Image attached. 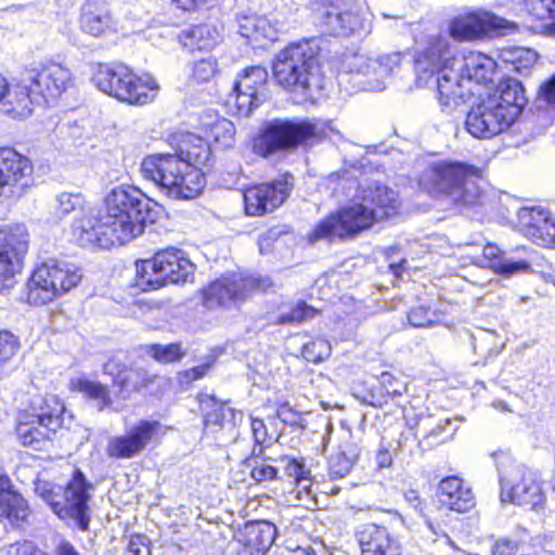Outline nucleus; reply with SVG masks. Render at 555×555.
<instances>
[{
  "instance_id": "de8ad7c7",
  "label": "nucleus",
  "mask_w": 555,
  "mask_h": 555,
  "mask_svg": "<svg viewBox=\"0 0 555 555\" xmlns=\"http://www.w3.org/2000/svg\"><path fill=\"white\" fill-rule=\"evenodd\" d=\"M529 12L537 18L548 17L553 22L547 26L550 34L555 35V0H525Z\"/></svg>"
},
{
  "instance_id": "7c9ffc66",
  "label": "nucleus",
  "mask_w": 555,
  "mask_h": 555,
  "mask_svg": "<svg viewBox=\"0 0 555 555\" xmlns=\"http://www.w3.org/2000/svg\"><path fill=\"white\" fill-rule=\"evenodd\" d=\"M496 67V61L492 56L470 50L464 53L460 72L478 98L482 87L493 83Z\"/></svg>"
},
{
  "instance_id": "473e14b6",
  "label": "nucleus",
  "mask_w": 555,
  "mask_h": 555,
  "mask_svg": "<svg viewBox=\"0 0 555 555\" xmlns=\"http://www.w3.org/2000/svg\"><path fill=\"white\" fill-rule=\"evenodd\" d=\"M489 100L498 104V108L508 120L514 124L521 114L527 100L525 90L520 81L506 77L499 81L495 92L488 96Z\"/></svg>"
},
{
  "instance_id": "412c9836",
  "label": "nucleus",
  "mask_w": 555,
  "mask_h": 555,
  "mask_svg": "<svg viewBox=\"0 0 555 555\" xmlns=\"http://www.w3.org/2000/svg\"><path fill=\"white\" fill-rule=\"evenodd\" d=\"M268 70L262 65H251L237 74L230 98L238 114L248 115L258 107L264 96Z\"/></svg>"
},
{
  "instance_id": "052dcab7",
  "label": "nucleus",
  "mask_w": 555,
  "mask_h": 555,
  "mask_svg": "<svg viewBox=\"0 0 555 555\" xmlns=\"http://www.w3.org/2000/svg\"><path fill=\"white\" fill-rule=\"evenodd\" d=\"M250 429L256 444L262 446L270 441L264 421L259 417H250Z\"/></svg>"
},
{
  "instance_id": "f8f14e48",
  "label": "nucleus",
  "mask_w": 555,
  "mask_h": 555,
  "mask_svg": "<svg viewBox=\"0 0 555 555\" xmlns=\"http://www.w3.org/2000/svg\"><path fill=\"white\" fill-rule=\"evenodd\" d=\"M103 373L111 376L108 385L88 377H75L68 382V390L80 393L88 402H93L99 411L111 409L114 401H126L132 395L130 369L113 359L103 364Z\"/></svg>"
},
{
  "instance_id": "0eeeda50",
  "label": "nucleus",
  "mask_w": 555,
  "mask_h": 555,
  "mask_svg": "<svg viewBox=\"0 0 555 555\" xmlns=\"http://www.w3.org/2000/svg\"><path fill=\"white\" fill-rule=\"evenodd\" d=\"M132 286L141 293L160 291L170 285H185L194 279L195 263L176 246L158 248L151 256L135 259Z\"/></svg>"
},
{
  "instance_id": "5fc2aeb1",
  "label": "nucleus",
  "mask_w": 555,
  "mask_h": 555,
  "mask_svg": "<svg viewBox=\"0 0 555 555\" xmlns=\"http://www.w3.org/2000/svg\"><path fill=\"white\" fill-rule=\"evenodd\" d=\"M278 417L284 423L288 424L291 427L296 429H305L306 425L304 424V420L299 413L294 411L288 403H281L276 410Z\"/></svg>"
},
{
  "instance_id": "2eb2a0df",
  "label": "nucleus",
  "mask_w": 555,
  "mask_h": 555,
  "mask_svg": "<svg viewBox=\"0 0 555 555\" xmlns=\"http://www.w3.org/2000/svg\"><path fill=\"white\" fill-rule=\"evenodd\" d=\"M165 434L166 429L159 421L141 418L124 434L111 437L105 453L112 460H130L140 455Z\"/></svg>"
},
{
  "instance_id": "423d86ee",
  "label": "nucleus",
  "mask_w": 555,
  "mask_h": 555,
  "mask_svg": "<svg viewBox=\"0 0 555 555\" xmlns=\"http://www.w3.org/2000/svg\"><path fill=\"white\" fill-rule=\"evenodd\" d=\"M320 54L321 48L314 39L289 42L275 55L273 79L288 93L310 94L321 69Z\"/></svg>"
},
{
  "instance_id": "5701e85b",
  "label": "nucleus",
  "mask_w": 555,
  "mask_h": 555,
  "mask_svg": "<svg viewBox=\"0 0 555 555\" xmlns=\"http://www.w3.org/2000/svg\"><path fill=\"white\" fill-rule=\"evenodd\" d=\"M354 537L361 555H403L399 538L385 525L363 524Z\"/></svg>"
},
{
  "instance_id": "bf43d9fd",
  "label": "nucleus",
  "mask_w": 555,
  "mask_h": 555,
  "mask_svg": "<svg viewBox=\"0 0 555 555\" xmlns=\"http://www.w3.org/2000/svg\"><path fill=\"white\" fill-rule=\"evenodd\" d=\"M126 551L128 555H149L150 547L146 535L142 533L131 534Z\"/></svg>"
},
{
  "instance_id": "dca6fc26",
  "label": "nucleus",
  "mask_w": 555,
  "mask_h": 555,
  "mask_svg": "<svg viewBox=\"0 0 555 555\" xmlns=\"http://www.w3.org/2000/svg\"><path fill=\"white\" fill-rule=\"evenodd\" d=\"M294 183L289 173L247 185L243 189V208L248 217H262L273 212L291 196Z\"/></svg>"
},
{
  "instance_id": "8fccbe9b",
  "label": "nucleus",
  "mask_w": 555,
  "mask_h": 555,
  "mask_svg": "<svg viewBox=\"0 0 555 555\" xmlns=\"http://www.w3.org/2000/svg\"><path fill=\"white\" fill-rule=\"evenodd\" d=\"M132 393H152L155 384L159 379L157 374H152L146 370L140 369L133 372Z\"/></svg>"
},
{
  "instance_id": "338daca9",
  "label": "nucleus",
  "mask_w": 555,
  "mask_h": 555,
  "mask_svg": "<svg viewBox=\"0 0 555 555\" xmlns=\"http://www.w3.org/2000/svg\"><path fill=\"white\" fill-rule=\"evenodd\" d=\"M54 555H81L79 551L69 541H61L54 550Z\"/></svg>"
},
{
  "instance_id": "e2e57ef3",
  "label": "nucleus",
  "mask_w": 555,
  "mask_h": 555,
  "mask_svg": "<svg viewBox=\"0 0 555 555\" xmlns=\"http://www.w3.org/2000/svg\"><path fill=\"white\" fill-rule=\"evenodd\" d=\"M260 23L264 24V21L257 18H246V22L241 25L242 36L248 39L258 40V27Z\"/></svg>"
},
{
  "instance_id": "58836bf2",
  "label": "nucleus",
  "mask_w": 555,
  "mask_h": 555,
  "mask_svg": "<svg viewBox=\"0 0 555 555\" xmlns=\"http://www.w3.org/2000/svg\"><path fill=\"white\" fill-rule=\"evenodd\" d=\"M358 459L359 450L356 444H347L345 449L337 450L328 459L327 473L330 478L341 479L346 477Z\"/></svg>"
},
{
  "instance_id": "f704fd0d",
  "label": "nucleus",
  "mask_w": 555,
  "mask_h": 555,
  "mask_svg": "<svg viewBox=\"0 0 555 555\" xmlns=\"http://www.w3.org/2000/svg\"><path fill=\"white\" fill-rule=\"evenodd\" d=\"M475 98V90L464 81L461 73L454 77L449 72L438 74L437 99L442 108L457 107Z\"/></svg>"
},
{
  "instance_id": "6e6552de",
  "label": "nucleus",
  "mask_w": 555,
  "mask_h": 555,
  "mask_svg": "<svg viewBox=\"0 0 555 555\" xmlns=\"http://www.w3.org/2000/svg\"><path fill=\"white\" fill-rule=\"evenodd\" d=\"M94 487L80 468H75L65 485L39 480L35 492L47 503L53 514L63 521H74L77 528L89 531L91 522L90 501Z\"/></svg>"
},
{
  "instance_id": "1a4fd4ad",
  "label": "nucleus",
  "mask_w": 555,
  "mask_h": 555,
  "mask_svg": "<svg viewBox=\"0 0 555 555\" xmlns=\"http://www.w3.org/2000/svg\"><path fill=\"white\" fill-rule=\"evenodd\" d=\"M92 82L104 94L129 105L143 106L157 96L159 86L150 74H138L122 62L96 63Z\"/></svg>"
},
{
  "instance_id": "f3484780",
  "label": "nucleus",
  "mask_w": 555,
  "mask_h": 555,
  "mask_svg": "<svg viewBox=\"0 0 555 555\" xmlns=\"http://www.w3.org/2000/svg\"><path fill=\"white\" fill-rule=\"evenodd\" d=\"M34 164L11 146H0V203L23 196L33 185Z\"/></svg>"
},
{
  "instance_id": "c03bdc74",
  "label": "nucleus",
  "mask_w": 555,
  "mask_h": 555,
  "mask_svg": "<svg viewBox=\"0 0 555 555\" xmlns=\"http://www.w3.org/2000/svg\"><path fill=\"white\" fill-rule=\"evenodd\" d=\"M57 201L59 210L62 215L77 212V216H79L93 207L81 193H62Z\"/></svg>"
},
{
  "instance_id": "ddd939ff",
  "label": "nucleus",
  "mask_w": 555,
  "mask_h": 555,
  "mask_svg": "<svg viewBox=\"0 0 555 555\" xmlns=\"http://www.w3.org/2000/svg\"><path fill=\"white\" fill-rule=\"evenodd\" d=\"M264 287L262 279L231 272L211 281L199 293L203 306L216 309L231 302H243Z\"/></svg>"
},
{
  "instance_id": "680f3d73",
  "label": "nucleus",
  "mask_w": 555,
  "mask_h": 555,
  "mask_svg": "<svg viewBox=\"0 0 555 555\" xmlns=\"http://www.w3.org/2000/svg\"><path fill=\"white\" fill-rule=\"evenodd\" d=\"M537 62V54L530 49H518L514 52L512 63L519 70L520 68H528Z\"/></svg>"
},
{
  "instance_id": "0e129e2a",
  "label": "nucleus",
  "mask_w": 555,
  "mask_h": 555,
  "mask_svg": "<svg viewBox=\"0 0 555 555\" xmlns=\"http://www.w3.org/2000/svg\"><path fill=\"white\" fill-rule=\"evenodd\" d=\"M376 466L379 469L389 468L392 465V454L385 446H380L375 455Z\"/></svg>"
},
{
  "instance_id": "4468645a",
  "label": "nucleus",
  "mask_w": 555,
  "mask_h": 555,
  "mask_svg": "<svg viewBox=\"0 0 555 555\" xmlns=\"http://www.w3.org/2000/svg\"><path fill=\"white\" fill-rule=\"evenodd\" d=\"M29 248V233L23 223L0 225V293L13 287L24 267Z\"/></svg>"
},
{
  "instance_id": "6ab92c4d",
  "label": "nucleus",
  "mask_w": 555,
  "mask_h": 555,
  "mask_svg": "<svg viewBox=\"0 0 555 555\" xmlns=\"http://www.w3.org/2000/svg\"><path fill=\"white\" fill-rule=\"evenodd\" d=\"M457 56L449 39L443 35L429 36L422 49L413 55L418 78H430L443 72L454 73Z\"/></svg>"
},
{
  "instance_id": "774afa93",
  "label": "nucleus",
  "mask_w": 555,
  "mask_h": 555,
  "mask_svg": "<svg viewBox=\"0 0 555 555\" xmlns=\"http://www.w3.org/2000/svg\"><path fill=\"white\" fill-rule=\"evenodd\" d=\"M405 263V260H401L399 262H392L389 264L390 272L399 278L401 276L402 272L404 271L403 264Z\"/></svg>"
},
{
  "instance_id": "b1692460",
  "label": "nucleus",
  "mask_w": 555,
  "mask_h": 555,
  "mask_svg": "<svg viewBox=\"0 0 555 555\" xmlns=\"http://www.w3.org/2000/svg\"><path fill=\"white\" fill-rule=\"evenodd\" d=\"M513 125L508 118L499 111L498 104L489 100H482L467 114L465 126L475 138L490 139Z\"/></svg>"
},
{
  "instance_id": "69168bd1",
  "label": "nucleus",
  "mask_w": 555,
  "mask_h": 555,
  "mask_svg": "<svg viewBox=\"0 0 555 555\" xmlns=\"http://www.w3.org/2000/svg\"><path fill=\"white\" fill-rule=\"evenodd\" d=\"M183 11H194L205 7L209 0H171Z\"/></svg>"
},
{
  "instance_id": "7ed1b4c3",
  "label": "nucleus",
  "mask_w": 555,
  "mask_h": 555,
  "mask_svg": "<svg viewBox=\"0 0 555 555\" xmlns=\"http://www.w3.org/2000/svg\"><path fill=\"white\" fill-rule=\"evenodd\" d=\"M359 201L338 206L320 219L307 233V241H347L371 230L376 223L400 214L399 193L385 183L375 182L362 188Z\"/></svg>"
},
{
  "instance_id": "aec40b11",
  "label": "nucleus",
  "mask_w": 555,
  "mask_h": 555,
  "mask_svg": "<svg viewBox=\"0 0 555 555\" xmlns=\"http://www.w3.org/2000/svg\"><path fill=\"white\" fill-rule=\"evenodd\" d=\"M505 21L482 10L464 12L451 18L449 36L457 42H474L491 37L505 27Z\"/></svg>"
},
{
  "instance_id": "393cba45",
  "label": "nucleus",
  "mask_w": 555,
  "mask_h": 555,
  "mask_svg": "<svg viewBox=\"0 0 555 555\" xmlns=\"http://www.w3.org/2000/svg\"><path fill=\"white\" fill-rule=\"evenodd\" d=\"M31 514L28 501L5 472H0V522L21 528Z\"/></svg>"
},
{
  "instance_id": "13d9d810",
  "label": "nucleus",
  "mask_w": 555,
  "mask_h": 555,
  "mask_svg": "<svg viewBox=\"0 0 555 555\" xmlns=\"http://www.w3.org/2000/svg\"><path fill=\"white\" fill-rule=\"evenodd\" d=\"M538 95L555 113V74L541 83Z\"/></svg>"
},
{
  "instance_id": "49530a36",
  "label": "nucleus",
  "mask_w": 555,
  "mask_h": 555,
  "mask_svg": "<svg viewBox=\"0 0 555 555\" xmlns=\"http://www.w3.org/2000/svg\"><path fill=\"white\" fill-rule=\"evenodd\" d=\"M308 4L314 12L325 17L336 16L341 20L343 14H348L345 11L347 0H308Z\"/></svg>"
},
{
  "instance_id": "bb28decb",
  "label": "nucleus",
  "mask_w": 555,
  "mask_h": 555,
  "mask_svg": "<svg viewBox=\"0 0 555 555\" xmlns=\"http://www.w3.org/2000/svg\"><path fill=\"white\" fill-rule=\"evenodd\" d=\"M436 498L441 509L465 514L476 506L472 488L457 475L443 477L437 485Z\"/></svg>"
},
{
  "instance_id": "a878e982",
  "label": "nucleus",
  "mask_w": 555,
  "mask_h": 555,
  "mask_svg": "<svg viewBox=\"0 0 555 555\" xmlns=\"http://www.w3.org/2000/svg\"><path fill=\"white\" fill-rule=\"evenodd\" d=\"M278 530L268 520L246 521L237 531V555H266L276 539Z\"/></svg>"
},
{
  "instance_id": "e433bc0d",
  "label": "nucleus",
  "mask_w": 555,
  "mask_h": 555,
  "mask_svg": "<svg viewBox=\"0 0 555 555\" xmlns=\"http://www.w3.org/2000/svg\"><path fill=\"white\" fill-rule=\"evenodd\" d=\"M4 93L0 104L8 116L13 119H23L31 115L38 96L33 93L30 83H11L8 80V90Z\"/></svg>"
},
{
  "instance_id": "c9c22d12",
  "label": "nucleus",
  "mask_w": 555,
  "mask_h": 555,
  "mask_svg": "<svg viewBox=\"0 0 555 555\" xmlns=\"http://www.w3.org/2000/svg\"><path fill=\"white\" fill-rule=\"evenodd\" d=\"M79 25L83 33L102 37L115 33V23L107 5L100 0L86 1L80 11Z\"/></svg>"
},
{
  "instance_id": "9d476101",
  "label": "nucleus",
  "mask_w": 555,
  "mask_h": 555,
  "mask_svg": "<svg viewBox=\"0 0 555 555\" xmlns=\"http://www.w3.org/2000/svg\"><path fill=\"white\" fill-rule=\"evenodd\" d=\"M323 139L318 125L309 119L275 118L266 121L250 139L251 152L261 158L313 145Z\"/></svg>"
},
{
  "instance_id": "37998d69",
  "label": "nucleus",
  "mask_w": 555,
  "mask_h": 555,
  "mask_svg": "<svg viewBox=\"0 0 555 555\" xmlns=\"http://www.w3.org/2000/svg\"><path fill=\"white\" fill-rule=\"evenodd\" d=\"M21 349V340L13 332L0 328V372L7 369L16 358Z\"/></svg>"
},
{
  "instance_id": "cd10ccee",
  "label": "nucleus",
  "mask_w": 555,
  "mask_h": 555,
  "mask_svg": "<svg viewBox=\"0 0 555 555\" xmlns=\"http://www.w3.org/2000/svg\"><path fill=\"white\" fill-rule=\"evenodd\" d=\"M501 499L528 509L543 508L546 502L542 485L532 474L525 472L513 482L502 483Z\"/></svg>"
},
{
  "instance_id": "39448f33",
  "label": "nucleus",
  "mask_w": 555,
  "mask_h": 555,
  "mask_svg": "<svg viewBox=\"0 0 555 555\" xmlns=\"http://www.w3.org/2000/svg\"><path fill=\"white\" fill-rule=\"evenodd\" d=\"M65 401L55 393H44L37 404L18 409L13 420V435L25 449L49 455L66 429Z\"/></svg>"
},
{
  "instance_id": "3c124183",
  "label": "nucleus",
  "mask_w": 555,
  "mask_h": 555,
  "mask_svg": "<svg viewBox=\"0 0 555 555\" xmlns=\"http://www.w3.org/2000/svg\"><path fill=\"white\" fill-rule=\"evenodd\" d=\"M291 232L288 225L272 227L261 233L258 237V247L261 254H267L272 250L274 243L284 234Z\"/></svg>"
},
{
  "instance_id": "a19ab883",
  "label": "nucleus",
  "mask_w": 555,
  "mask_h": 555,
  "mask_svg": "<svg viewBox=\"0 0 555 555\" xmlns=\"http://www.w3.org/2000/svg\"><path fill=\"white\" fill-rule=\"evenodd\" d=\"M320 310L305 300H297L286 313H281L273 321L274 325H295L314 319Z\"/></svg>"
},
{
  "instance_id": "4d7b16f0",
  "label": "nucleus",
  "mask_w": 555,
  "mask_h": 555,
  "mask_svg": "<svg viewBox=\"0 0 555 555\" xmlns=\"http://www.w3.org/2000/svg\"><path fill=\"white\" fill-rule=\"evenodd\" d=\"M250 477L256 482L274 480L278 478V468L266 462H260L253 466Z\"/></svg>"
},
{
  "instance_id": "20e7f679",
  "label": "nucleus",
  "mask_w": 555,
  "mask_h": 555,
  "mask_svg": "<svg viewBox=\"0 0 555 555\" xmlns=\"http://www.w3.org/2000/svg\"><path fill=\"white\" fill-rule=\"evenodd\" d=\"M481 179L482 169L474 164L441 159L430 163L415 182L420 194L447 202L463 214L483 205L485 191L478 183Z\"/></svg>"
},
{
  "instance_id": "4be33fe9",
  "label": "nucleus",
  "mask_w": 555,
  "mask_h": 555,
  "mask_svg": "<svg viewBox=\"0 0 555 555\" xmlns=\"http://www.w3.org/2000/svg\"><path fill=\"white\" fill-rule=\"evenodd\" d=\"M196 402L202 416L204 429L221 431L232 430L243 423L244 413L231 406V400H220L212 393L198 392Z\"/></svg>"
},
{
  "instance_id": "9b49d317",
  "label": "nucleus",
  "mask_w": 555,
  "mask_h": 555,
  "mask_svg": "<svg viewBox=\"0 0 555 555\" xmlns=\"http://www.w3.org/2000/svg\"><path fill=\"white\" fill-rule=\"evenodd\" d=\"M82 278L78 266L50 260L37 266L26 283L25 299L30 306H44L77 287Z\"/></svg>"
},
{
  "instance_id": "2f4dec72",
  "label": "nucleus",
  "mask_w": 555,
  "mask_h": 555,
  "mask_svg": "<svg viewBox=\"0 0 555 555\" xmlns=\"http://www.w3.org/2000/svg\"><path fill=\"white\" fill-rule=\"evenodd\" d=\"M197 129L212 150H228L235 143V126L214 109H205L198 116Z\"/></svg>"
},
{
  "instance_id": "a211bd4d",
  "label": "nucleus",
  "mask_w": 555,
  "mask_h": 555,
  "mask_svg": "<svg viewBox=\"0 0 555 555\" xmlns=\"http://www.w3.org/2000/svg\"><path fill=\"white\" fill-rule=\"evenodd\" d=\"M33 93L47 104L56 101L73 85V74L64 64L47 60L26 68Z\"/></svg>"
},
{
  "instance_id": "f257e3e1",
  "label": "nucleus",
  "mask_w": 555,
  "mask_h": 555,
  "mask_svg": "<svg viewBox=\"0 0 555 555\" xmlns=\"http://www.w3.org/2000/svg\"><path fill=\"white\" fill-rule=\"evenodd\" d=\"M167 143L172 153H154L142 159L143 178L152 181L168 198H197L206 188V172L215 165L212 146L202 134L189 131L170 133Z\"/></svg>"
},
{
  "instance_id": "72a5a7b5",
  "label": "nucleus",
  "mask_w": 555,
  "mask_h": 555,
  "mask_svg": "<svg viewBox=\"0 0 555 555\" xmlns=\"http://www.w3.org/2000/svg\"><path fill=\"white\" fill-rule=\"evenodd\" d=\"M177 40L183 50L193 54L214 50L220 43L221 35L214 24L199 22L181 29Z\"/></svg>"
},
{
  "instance_id": "f03ea898",
  "label": "nucleus",
  "mask_w": 555,
  "mask_h": 555,
  "mask_svg": "<svg viewBox=\"0 0 555 555\" xmlns=\"http://www.w3.org/2000/svg\"><path fill=\"white\" fill-rule=\"evenodd\" d=\"M146 201L138 188L118 185L103 199V210L92 207L70 224L74 242L81 248L107 250L122 246L143 233Z\"/></svg>"
},
{
  "instance_id": "6e6d98bb",
  "label": "nucleus",
  "mask_w": 555,
  "mask_h": 555,
  "mask_svg": "<svg viewBox=\"0 0 555 555\" xmlns=\"http://www.w3.org/2000/svg\"><path fill=\"white\" fill-rule=\"evenodd\" d=\"M212 362H205L199 365L186 369L179 373L181 384L191 385L192 383L204 378L210 371Z\"/></svg>"
},
{
  "instance_id": "09e8293b",
  "label": "nucleus",
  "mask_w": 555,
  "mask_h": 555,
  "mask_svg": "<svg viewBox=\"0 0 555 555\" xmlns=\"http://www.w3.org/2000/svg\"><path fill=\"white\" fill-rule=\"evenodd\" d=\"M408 322L413 327H428L438 322L436 311L426 306L413 307L408 313Z\"/></svg>"
},
{
  "instance_id": "ea45409f",
  "label": "nucleus",
  "mask_w": 555,
  "mask_h": 555,
  "mask_svg": "<svg viewBox=\"0 0 555 555\" xmlns=\"http://www.w3.org/2000/svg\"><path fill=\"white\" fill-rule=\"evenodd\" d=\"M219 74L218 59L214 55H208L191 63L189 81L193 85H205L211 82Z\"/></svg>"
},
{
  "instance_id": "4c0bfd02",
  "label": "nucleus",
  "mask_w": 555,
  "mask_h": 555,
  "mask_svg": "<svg viewBox=\"0 0 555 555\" xmlns=\"http://www.w3.org/2000/svg\"><path fill=\"white\" fill-rule=\"evenodd\" d=\"M482 258L492 272L504 278H511L531 270V263L526 259H506L505 253L494 243H487L483 246Z\"/></svg>"
},
{
  "instance_id": "c756f323",
  "label": "nucleus",
  "mask_w": 555,
  "mask_h": 555,
  "mask_svg": "<svg viewBox=\"0 0 555 555\" xmlns=\"http://www.w3.org/2000/svg\"><path fill=\"white\" fill-rule=\"evenodd\" d=\"M521 231L533 244L555 248V219L542 207L527 208L520 216Z\"/></svg>"
},
{
  "instance_id": "603ef678",
  "label": "nucleus",
  "mask_w": 555,
  "mask_h": 555,
  "mask_svg": "<svg viewBox=\"0 0 555 555\" xmlns=\"http://www.w3.org/2000/svg\"><path fill=\"white\" fill-rule=\"evenodd\" d=\"M284 474L296 486L304 480H309V472L305 468L304 463L293 457H286Z\"/></svg>"
},
{
  "instance_id": "864d4df0",
  "label": "nucleus",
  "mask_w": 555,
  "mask_h": 555,
  "mask_svg": "<svg viewBox=\"0 0 555 555\" xmlns=\"http://www.w3.org/2000/svg\"><path fill=\"white\" fill-rule=\"evenodd\" d=\"M43 550L33 541L21 540L4 547V555H43Z\"/></svg>"
},
{
  "instance_id": "79ce46f5",
  "label": "nucleus",
  "mask_w": 555,
  "mask_h": 555,
  "mask_svg": "<svg viewBox=\"0 0 555 555\" xmlns=\"http://www.w3.org/2000/svg\"><path fill=\"white\" fill-rule=\"evenodd\" d=\"M146 353L158 363H173L184 358L185 350L181 343L151 344L146 347Z\"/></svg>"
},
{
  "instance_id": "c85d7f7f",
  "label": "nucleus",
  "mask_w": 555,
  "mask_h": 555,
  "mask_svg": "<svg viewBox=\"0 0 555 555\" xmlns=\"http://www.w3.org/2000/svg\"><path fill=\"white\" fill-rule=\"evenodd\" d=\"M408 392V383L401 373L391 371L382 372L376 380L364 387L361 395L363 403L383 408Z\"/></svg>"
},
{
  "instance_id": "a18cd8bd",
  "label": "nucleus",
  "mask_w": 555,
  "mask_h": 555,
  "mask_svg": "<svg viewBox=\"0 0 555 555\" xmlns=\"http://www.w3.org/2000/svg\"><path fill=\"white\" fill-rule=\"evenodd\" d=\"M330 345L322 338H314L301 347L302 358L310 363H321L330 357Z\"/></svg>"
}]
</instances>
